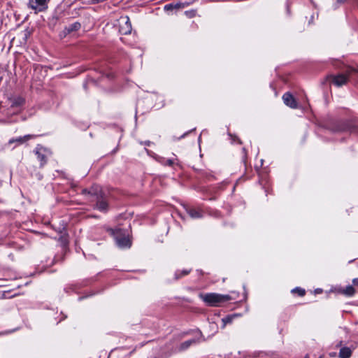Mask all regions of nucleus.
<instances>
[{"mask_svg":"<svg viewBox=\"0 0 358 358\" xmlns=\"http://www.w3.org/2000/svg\"><path fill=\"white\" fill-rule=\"evenodd\" d=\"M200 298L210 306H218L220 303L231 299L229 295H223L217 293H208L200 294Z\"/></svg>","mask_w":358,"mask_h":358,"instance_id":"obj_1","label":"nucleus"},{"mask_svg":"<svg viewBox=\"0 0 358 358\" xmlns=\"http://www.w3.org/2000/svg\"><path fill=\"white\" fill-rule=\"evenodd\" d=\"M110 234L114 237L117 245L122 248H129L131 246V241L128 238L125 231L121 229H109Z\"/></svg>","mask_w":358,"mask_h":358,"instance_id":"obj_2","label":"nucleus"},{"mask_svg":"<svg viewBox=\"0 0 358 358\" xmlns=\"http://www.w3.org/2000/svg\"><path fill=\"white\" fill-rule=\"evenodd\" d=\"M34 152L37 159L41 162L40 167H43L48 162V157L50 152L41 145H38Z\"/></svg>","mask_w":358,"mask_h":358,"instance_id":"obj_3","label":"nucleus"},{"mask_svg":"<svg viewBox=\"0 0 358 358\" xmlns=\"http://www.w3.org/2000/svg\"><path fill=\"white\" fill-rule=\"evenodd\" d=\"M120 32L127 35L131 31V24L128 16H122L118 20Z\"/></svg>","mask_w":358,"mask_h":358,"instance_id":"obj_4","label":"nucleus"},{"mask_svg":"<svg viewBox=\"0 0 358 358\" xmlns=\"http://www.w3.org/2000/svg\"><path fill=\"white\" fill-rule=\"evenodd\" d=\"M329 78L337 87H341L348 83V78L346 75L338 74L337 76H330Z\"/></svg>","mask_w":358,"mask_h":358,"instance_id":"obj_5","label":"nucleus"},{"mask_svg":"<svg viewBox=\"0 0 358 358\" xmlns=\"http://www.w3.org/2000/svg\"><path fill=\"white\" fill-rule=\"evenodd\" d=\"M282 99L285 105L292 108H296L297 103L296 99L294 98L292 94L287 92L282 96Z\"/></svg>","mask_w":358,"mask_h":358,"instance_id":"obj_6","label":"nucleus"},{"mask_svg":"<svg viewBox=\"0 0 358 358\" xmlns=\"http://www.w3.org/2000/svg\"><path fill=\"white\" fill-rule=\"evenodd\" d=\"M88 195L95 196L96 199H101L103 198V195H104V194L100 186L94 185L89 189Z\"/></svg>","mask_w":358,"mask_h":358,"instance_id":"obj_7","label":"nucleus"},{"mask_svg":"<svg viewBox=\"0 0 358 358\" xmlns=\"http://www.w3.org/2000/svg\"><path fill=\"white\" fill-rule=\"evenodd\" d=\"M96 203L95 204V208L98 209L100 211L102 212H106L108 208V204L106 200L105 199L104 195H103V198L99 199L97 198Z\"/></svg>","mask_w":358,"mask_h":358,"instance_id":"obj_8","label":"nucleus"},{"mask_svg":"<svg viewBox=\"0 0 358 358\" xmlns=\"http://www.w3.org/2000/svg\"><path fill=\"white\" fill-rule=\"evenodd\" d=\"M35 137H36L35 135H31V134L25 135L24 136L18 137L17 138H12L10 140H9L8 144H12L13 143H17L18 144H22V143H25L26 141H27L31 138H34Z\"/></svg>","mask_w":358,"mask_h":358,"instance_id":"obj_9","label":"nucleus"},{"mask_svg":"<svg viewBox=\"0 0 358 358\" xmlns=\"http://www.w3.org/2000/svg\"><path fill=\"white\" fill-rule=\"evenodd\" d=\"M80 24L79 22H74L68 27H66L63 31L64 36H66L67 34H71L73 31H76L80 29Z\"/></svg>","mask_w":358,"mask_h":358,"instance_id":"obj_10","label":"nucleus"},{"mask_svg":"<svg viewBox=\"0 0 358 358\" xmlns=\"http://www.w3.org/2000/svg\"><path fill=\"white\" fill-rule=\"evenodd\" d=\"M187 210V213L192 218L196 219L202 217V212L198 209L190 208Z\"/></svg>","mask_w":358,"mask_h":358,"instance_id":"obj_11","label":"nucleus"},{"mask_svg":"<svg viewBox=\"0 0 358 358\" xmlns=\"http://www.w3.org/2000/svg\"><path fill=\"white\" fill-rule=\"evenodd\" d=\"M352 355V350L348 347H343L340 350L338 357L340 358H350Z\"/></svg>","mask_w":358,"mask_h":358,"instance_id":"obj_12","label":"nucleus"},{"mask_svg":"<svg viewBox=\"0 0 358 358\" xmlns=\"http://www.w3.org/2000/svg\"><path fill=\"white\" fill-rule=\"evenodd\" d=\"M196 343H197V341L195 339H191L189 341H186L180 345L178 350L180 351L185 350L187 349L188 348H189L192 344H194Z\"/></svg>","mask_w":358,"mask_h":358,"instance_id":"obj_13","label":"nucleus"},{"mask_svg":"<svg viewBox=\"0 0 358 358\" xmlns=\"http://www.w3.org/2000/svg\"><path fill=\"white\" fill-rule=\"evenodd\" d=\"M341 293L346 296H352L355 294V289H354V287L352 286L349 285V286L346 287V288L343 289L341 291Z\"/></svg>","mask_w":358,"mask_h":358,"instance_id":"obj_14","label":"nucleus"},{"mask_svg":"<svg viewBox=\"0 0 358 358\" xmlns=\"http://www.w3.org/2000/svg\"><path fill=\"white\" fill-rule=\"evenodd\" d=\"M190 272V270H182L181 271V273L179 274L178 272H177L175 275V278L176 280H178V278H180V277H182V275H186L187 274H189V273Z\"/></svg>","mask_w":358,"mask_h":358,"instance_id":"obj_15","label":"nucleus"},{"mask_svg":"<svg viewBox=\"0 0 358 358\" xmlns=\"http://www.w3.org/2000/svg\"><path fill=\"white\" fill-rule=\"evenodd\" d=\"M292 292H297L299 295L301 296L305 294V290L301 288H295Z\"/></svg>","mask_w":358,"mask_h":358,"instance_id":"obj_16","label":"nucleus"},{"mask_svg":"<svg viewBox=\"0 0 358 358\" xmlns=\"http://www.w3.org/2000/svg\"><path fill=\"white\" fill-rule=\"evenodd\" d=\"M222 320L223 323L225 325L227 323H231V322L232 317L231 316H227L226 317L222 318Z\"/></svg>","mask_w":358,"mask_h":358,"instance_id":"obj_17","label":"nucleus"},{"mask_svg":"<svg viewBox=\"0 0 358 358\" xmlns=\"http://www.w3.org/2000/svg\"><path fill=\"white\" fill-rule=\"evenodd\" d=\"M173 8V4L172 3H170V4H167L164 6V9L165 10H172Z\"/></svg>","mask_w":358,"mask_h":358,"instance_id":"obj_18","label":"nucleus"},{"mask_svg":"<svg viewBox=\"0 0 358 358\" xmlns=\"http://www.w3.org/2000/svg\"><path fill=\"white\" fill-rule=\"evenodd\" d=\"M174 164L173 159H167L165 162L166 165L172 166Z\"/></svg>","mask_w":358,"mask_h":358,"instance_id":"obj_19","label":"nucleus"},{"mask_svg":"<svg viewBox=\"0 0 358 358\" xmlns=\"http://www.w3.org/2000/svg\"><path fill=\"white\" fill-rule=\"evenodd\" d=\"M89 189H82V194H88Z\"/></svg>","mask_w":358,"mask_h":358,"instance_id":"obj_20","label":"nucleus"},{"mask_svg":"<svg viewBox=\"0 0 358 358\" xmlns=\"http://www.w3.org/2000/svg\"><path fill=\"white\" fill-rule=\"evenodd\" d=\"M352 282L355 285H358V278H355L353 280H352Z\"/></svg>","mask_w":358,"mask_h":358,"instance_id":"obj_21","label":"nucleus"},{"mask_svg":"<svg viewBox=\"0 0 358 358\" xmlns=\"http://www.w3.org/2000/svg\"><path fill=\"white\" fill-rule=\"evenodd\" d=\"M180 8V4L179 3H177V4H173V8Z\"/></svg>","mask_w":358,"mask_h":358,"instance_id":"obj_22","label":"nucleus"},{"mask_svg":"<svg viewBox=\"0 0 358 358\" xmlns=\"http://www.w3.org/2000/svg\"><path fill=\"white\" fill-rule=\"evenodd\" d=\"M338 3H344L346 0H336Z\"/></svg>","mask_w":358,"mask_h":358,"instance_id":"obj_23","label":"nucleus"},{"mask_svg":"<svg viewBox=\"0 0 358 358\" xmlns=\"http://www.w3.org/2000/svg\"><path fill=\"white\" fill-rule=\"evenodd\" d=\"M304 358H309L308 355H306Z\"/></svg>","mask_w":358,"mask_h":358,"instance_id":"obj_24","label":"nucleus"},{"mask_svg":"<svg viewBox=\"0 0 358 358\" xmlns=\"http://www.w3.org/2000/svg\"><path fill=\"white\" fill-rule=\"evenodd\" d=\"M320 358H322V357H320Z\"/></svg>","mask_w":358,"mask_h":358,"instance_id":"obj_25","label":"nucleus"}]
</instances>
